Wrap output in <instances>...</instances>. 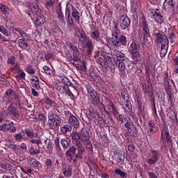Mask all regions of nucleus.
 I'll use <instances>...</instances> for the list:
<instances>
[{"label": "nucleus", "instance_id": "obj_1", "mask_svg": "<svg viewBox=\"0 0 178 178\" xmlns=\"http://www.w3.org/2000/svg\"><path fill=\"white\" fill-rule=\"evenodd\" d=\"M139 38L143 42H148L151 40V36H149V28H148V24H147V19L143 17L140 19V29H139Z\"/></svg>", "mask_w": 178, "mask_h": 178}, {"label": "nucleus", "instance_id": "obj_2", "mask_svg": "<svg viewBox=\"0 0 178 178\" xmlns=\"http://www.w3.org/2000/svg\"><path fill=\"white\" fill-rule=\"evenodd\" d=\"M170 77L169 76V74L168 72H165L163 74V85L165 94L167 95V100L168 104L172 105L173 104V99L175 98V92H173V89H172V86H170Z\"/></svg>", "mask_w": 178, "mask_h": 178}, {"label": "nucleus", "instance_id": "obj_3", "mask_svg": "<svg viewBox=\"0 0 178 178\" xmlns=\"http://www.w3.org/2000/svg\"><path fill=\"white\" fill-rule=\"evenodd\" d=\"M62 123V119L56 116L54 111H49L48 113V122L47 126L51 130H56L60 124Z\"/></svg>", "mask_w": 178, "mask_h": 178}, {"label": "nucleus", "instance_id": "obj_4", "mask_svg": "<svg viewBox=\"0 0 178 178\" xmlns=\"http://www.w3.org/2000/svg\"><path fill=\"white\" fill-rule=\"evenodd\" d=\"M88 91V95L91 99L92 105H98L99 104V97L97 90H94V88L90 86H86Z\"/></svg>", "mask_w": 178, "mask_h": 178}, {"label": "nucleus", "instance_id": "obj_5", "mask_svg": "<svg viewBox=\"0 0 178 178\" xmlns=\"http://www.w3.org/2000/svg\"><path fill=\"white\" fill-rule=\"evenodd\" d=\"M90 138H91V136L88 131L83 130L81 131V140L83 143V145H85L86 148H88V149L92 148V143L90 140Z\"/></svg>", "mask_w": 178, "mask_h": 178}, {"label": "nucleus", "instance_id": "obj_6", "mask_svg": "<svg viewBox=\"0 0 178 178\" xmlns=\"http://www.w3.org/2000/svg\"><path fill=\"white\" fill-rule=\"evenodd\" d=\"M124 127L127 129L129 134L131 137H137V134H138V131H137V128L136 127V124L133 123V121L129 120L124 124Z\"/></svg>", "mask_w": 178, "mask_h": 178}, {"label": "nucleus", "instance_id": "obj_7", "mask_svg": "<svg viewBox=\"0 0 178 178\" xmlns=\"http://www.w3.org/2000/svg\"><path fill=\"white\" fill-rule=\"evenodd\" d=\"M110 51L114 60H116V62H118L119 60H124V54L122 51L115 49H110Z\"/></svg>", "mask_w": 178, "mask_h": 178}, {"label": "nucleus", "instance_id": "obj_8", "mask_svg": "<svg viewBox=\"0 0 178 178\" xmlns=\"http://www.w3.org/2000/svg\"><path fill=\"white\" fill-rule=\"evenodd\" d=\"M159 152L158 150H152V154L147 159V162L148 165H155L159 159Z\"/></svg>", "mask_w": 178, "mask_h": 178}, {"label": "nucleus", "instance_id": "obj_9", "mask_svg": "<svg viewBox=\"0 0 178 178\" xmlns=\"http://www.w3.org/2000/svg\"><path fill=\"white\" fill-rule=\"evenodd\" d=\"M68 48L72 52V58L75 62H79L80 58H79V48L76 45L72 44V42H68L67 44Z\"/></svg>", "mask_w": 178, "mask_h": 178}, {"label": "nucleus", "instance_id": "obj_10", "mask_svg": "<svg viewBox=\"0 0 178 178\" xmlns=\"http://www.w3.org/2000/svg\"><path fill=\"white\" fill-rule=\"evenodd\" d=\"M152 19L155 20L158 24H162V23H165V19L163 18V16H162L161 11H159L158 9H155L153 11V16L152 17Z\"/></svg>", "mask_w": 178, "mask_h": 178}, {"label": "nucleus", "instance_id": "obj_11", "mask_svg": "<svg viewBox=\"0 0 178 178\" xmlns=\"http://www.w3.org/2000/svg\"><path fill=\"white\" fill-rule=\"evenodd\" d=\"M155 39L157 42V44H169V40H168V38L166 37V35L162 32H159L158 33H156L155 35Z\"/></svg>", "mask_w": 178, "mask_h": 178}, {"label": "nucleus", "instance_id": "obj_12", "mask_svg": "<svg viewBox=\"0 0 178 178\" xmlns=\"http://www.w3.org/2000/svg\"><path fill=\"white\" fill-rule=\"evenodd\" d=\"M106 46L109 49H113V47H115L116 48H119L120 47V42L119 38H113V40L111 39H106Z\"/></svg>", "mask_w": 178, "mask_h": 178}, {"label": "nucleus", "instance_id": "obj_13", "mask_svg": "<svg viewBox=\"0 0 178 178\" xmlns=\"http://www.w3.org/2000/svg\"><path fill=\"white\" fill-rule=\"evenodd\" d=\"M76 147L77 152L75 154V156L76 159L80 158L81 159H83V156H84V152H86V149H84V146H83V144L81 143H76L75 145Z\"/></svg>", "mask_w": 178, "mask_h": 178}, {"label": "nucleus", "instance_id": "obj_14", "mask_svg": "<svg viewBox=\"0 0 178 178\" xmlns=\"http://www.w3.org/2000/svg\"><path fill=\"white\" fill-rule=\"evenodd\" d=\"M148 124L149 127H150L149 131H147L148 136H152V134L159 131V127H158V126L155 124V122H154V120H149Z\"/></svg>", "mask_w": 178, "mask_h": 178}, {"label": "nucleus", "instance_id": "obj_15", "mask_svg": "<svg viewBox=\"0 0 178 178\" xmlns=\"http://www.w3.org/2000/svg\"><path fill=\"white\" fill-rule=\"evenodd\" d=\"M67 161H73L74 155L76 156V147L72 146L65 152Z\"/></svg>", "mask_w": 178, "mask_h": 178}, {"label": "nucleus", "instance_id": "obj_16", "mask_svg": "<svg viewBox=\"0 0 178 178\" xmlns=\"http://www.w3.org/2000/svg\"><path fill=\"white\" fill-rule=\"evenodd\" d=\"M130 26V19L127 15H124L121 17L120 27L122 30H126Z\"/></svg>", "mask_w": 178, "mask_h": 178}, {"label": "nucleus", "instance_id": "obj_17", "mask_svg": "<svg viewBox=\"0 0 178 178\" xmlns=\"http://www.w3.org/2000/svg\"><path fill=\"white\" fill-rule=\"evenodd\" d=\"M163 8L165 12L173 10V9H175V3H173V0H165L163 3Z\"/></svg>", "mask_w": 178, "mask_h": 178}, {"label": "nucleus", "instance_id": "obj_18", "mask_svg": "<svg viewBox=\"0 0 178 178\" xmlns=\"http://www.w3.org/2000/svg\"><path fill=\"white\" fill-rule=\"evenodd\" d=\"M30 79L32 87L36 88V90H40V79L38 76L32 75L30 76Z\"/></svg>", "mask_w": 178, "mask_h": 178}, {"label": "nucleus", "instance_id": "obj_19", "mask_svg": "<svg viewBox=\"0 0 178 178\" xmlns=\"http://www.w3.org/2000/svg\"><path fill=\"white\" fill-rule=\"evenodd\" d=\"M71 138L72 140V143H74L75 145L81 143L80 141V140H81V137H80V134L77 131H73L71 133Z\"/></svg>", "mask_w": 178, "mask_h": 178}, {"label": "nucleus", "instance_id": "obj_20", "mask_svg": "<svg viewBox=\"0 0 178 178\" xmlns=\"http://www.w3.org/2000/svg\"><path fill=\"white\" fill-rule=\"evenodd\" d=\"M68 123L74 126L75 129H79V127H80V122H79V120H77V118L73 115L69 118Z\"/></svg>", "mask_w": 178, "mask_h": 178}, {"label": "nucleus", "instance_id": "obj_21", "mask_svg": "<svg viewBox=\"0 0 178 178\" xmlns=\"http://www.w3.org/2000/svg\"><path fill=\"white\" fill-rule=\"evenodd\" d=\"M7 111L8 113H10V115H12L16 119H18V118H20V113H19V111H17V108L12 106H9L8 108H7Z\"/></svg>", "mask_w": 178, "mask_h": 178}, {"label": "nucleus", "instance_id": "obj_22", "mask_svg": "<svg viewBox=\"0 0 178 178\" xmlns=\"http://www.w3.org/2000/svg\"><path fill=\"white\" fill-rule=\"evenodd\" d=\"M169 49V43L163 44L161 47L160 56L161 58H164L166 54H168V49Z\"/></svg>", "mask_w": 178, "mask_h": 178}, {"label": "nucleus", "instance_id": "obj_23", "mask_svg": "<svg viewBox=\"0 0 178 178\" xmlns=\"http://www.w3.org/2000/svg\"><path fill=\"white\" fill-rule=\"evenodd\" d=\"M56 12L59 22H60V23H62L63 24H65V17L63 16V13L62 12V7H59L58 8H57L56 10Z\"/></svg>", "mask_w": 178, "mask_h": 178}, {"label": "nucleus", "instance_id": "obj_24", "mask_svg": "<svg viewBox=\"0 0 178 178\" xmlns=\"http://www.w3.org/2000/svg\"><path fill=\"white\" fill-rule=\"evenodd\" d=\"M77 31L80 34L81 42H86V41L87 42L88 41V40H90L86 35V32L84 31V30H83V29L78 28Z\"/></svg>", "mask_w": 178, "mask_h": 178}, {"label": "nucleus", "instance_id": "obj_25", "mask_svg": "<svg viewBox=\"0 0 178 178\" xmlns=\"http://www.w3.org/2000/svg\"><path fill=\"white\" fill-rule=\"evenodd\" d=\"M163 134L165 137V140H166L168 144H172V136H170V134L169 133V130L167 129L164 133L161 132V140H163Z\"/></svg>", "mask_w": 178, "mask_h": 178}, {"label": "nucleus", "instance_id": "obj_26", "mask_svg": "<svg viewBox=\"0 0 178 178\" xmlns=\"http://www.w3.org/2000/svg\"><path fill=\"white\" fill-rule=\"evenodd\" d=\"M45 23V19H44V16L38 15L37 19L35 21V27H40V26H42Z\"/></svg>", "mask_w": 178, "mask_h": 178}, {"label": "nucleus", "instance_id": "obj_27", "mask_svg": "<svg viewBox=\"0 0 178 178\" xmlns=\"http://www.w3.org/2000/svg\"><path fill=\"white\" fill-rule=\"evenodd\" d=\"M87 48H88V55H91L92 54V51H94V44H92V41L91 40L88 39L86 44Z\"/></svg>", "mask_w": 178, "mask_h": 178}, {"label": "nucleus", "instance_id": "obj_28", "mask_svg": "<svg viewBox=\"0 0 178 178\" xmlns=\"http://www.w3.org/2000/svg\"><path fill=\"white\" fill-rule=\"evenodd\" d=\"M136 102L138 109V115H143V101L141 100V96H138L136 97Z\"/></svg>", "mask_w": 178, "mask_h": 178}, {"label": "nucleus", "instance_id": "obj_29", "mask_svg": "<svg viewBox=\"0 0 178 178\" xmlns=\"http://www.w3.org/2000/svg\"><path fill=\"white\" fill-rule=\"evenodd\" d=\"M100 35H101V32H99V31L98 30H95L90 33V37L95 41H99Z\"/></svg>", "mask_w": 178, "mask_h": 178}, {"label": "nucleus", "instance_id": "obj_30", "mask_svg": "<svg viewBox=\"0 0 178 178\" xmlns=\"http://www.w3.org/2000/svg\"><path fill=\"white\" fill-rule=\"evenodd\" d=\"M70 143H72V141L67 138H62L60 140V143L63 149H67V147L70 145Z\"/></svg>", "mask_w": 178, "mask_h": 178}, {"label": "nucleus", "instance_id": "obj_31", "mask_svg": "<svg viewBox=\"0 0 178 178\" xmlns=\"http://www.w3.org/2000/svg\"><path fill=\"white\" fill-rule=\"evenodd\" d=\"M31 10H33V13L36 15V16H41V10L38 6V4H32Z\"/></svg>", "mask_w": 178, "mask_h": 178}, {"label": "nucleus", "instance_id": "obj_32", "mask_svg": "<svg viewBox=\"0 0 178 178\" xmlns=\"http://www.w3.org/2000/svg\"><path fill=\"white\" fill-rule=\"evenodd\" d=\"M58 81L60 83H63L64 86H70V84H72L70 80H69V79L65 76H59Z\"/></svg>", "mask_w": 178, "mask_h": 178}, {"label": "nucleus", "instance_id": "obj_33", "mask_svg": "<svg viewBox=\"0 0 178 178\" xmlns=\"http://www.w3.org/2000/svg\"><path fill=\"white\" fill-rule=\"evenodd\" d=\"M29 165L32 166V168H40V165H41V163H40V161H38L35 159L31 158L29 160Z\"/></svg>", "mask_w": 178, "mask_h": 178}, {"label": "nucleus", "instance_id": "obj_34", "mask_svg": "<svg viewBox=\"0 0 178 178\" xmlns=\"http://www.w3.org/2000/svg\"><path fill=\"white\" fill-rule=\"evenodd\" d=\"M141 47L140 44H137L136 42H132L129 46V52H134L136 51H140V48Z\"/></svg>", "mask_w": 178, "mask_h": 178}, {"label": "nucleus", "instance_id": "obj_35", "mask_svg": "<svg viewBox=\"0 0 178 178\" xmlns=\"http://www.w3.org/2000/svg\"><path fill=\"white\" fill-rule=\"evenodd\" d=\"M15 96V91L12 89H8L6 94H5V98L8 99V102H10V99H12V97Z\"/></svg>", "mask_w": 178, "mask_h": 178}, {"label": "nucleus", "instance_id": "obj_36", "mask_svg": "<svg viewBox=\"0 0 178 178\" xmlns=\"http://www.w3.org/2000/svg\"><path fill=\"white\" fill-rule=\"evenodd\" d=\"M14 31H17V33H19V34H20L23 38H26L27 40L30 38V36L27 35V33H26V32L21 28H15Z\"/></svg>", "mask_w": 178, "mask_h": 178}, {"label": "nucleus", "instance_id": "obj_37", "mask_svg": "<svg viewBox=\"0 0 178 178\" xmlns=\"http://www.w3.org/2000/svg\"><path fill=\"white\" fill-rule=\"evenodd\" d=\"M72 165L65 168L63 170V173L65 177H72Z\"/></svg>", "mask_w": 178, "mask_h": 178}, {"label": "nucleus", "instance_id": "obj_38", "mask_svg": "<svg viewBox=\"0 0 178 178\" xmlns=\"http://www.w3.org/2000/svg\"><path fill=\"white\" fill-rule=\"evenodd\" d=\"M19 74L15 75L17 80H26V72L24 70L19 69Z\"/></svg>", "mask_w": 178, "mask_h": 178}, {"label": "nucleus", "instance_id": "obj_39", "mask_svg": "<svg viewBox=\"0 0 178 178\" xmlns=\"http://www.w3.org/2000/svg\"><path fill=\"white\" fill-rule=\"evenodd\" d=\"M12 127V124L9 122H6L0 125V131H8Z\"/></svg>", "mask_w": 178, "mask_h": 178}, {"label": "nucleus", "instance_id": "obj_40", "mask_svg": "<svg viewBox=\"0 0 178 178\" xmlns=\"http://www.w3.org/2000/svg\"><path fill=\"white\" fill-rule=\"evenodd\" d=\"M64 94L67 97H70V98L72 99V101H74V99L76 98V97H74V95H73V93L72 92V90H70L69 86H67Z\"/></svg>", "mask_w": 178, "mask_h": 178}, {"label": "nucleus", "instance_id": "obj_41", "mask_svg": "<svg viewBox=\"0 0 178 178\" xmlns=\"http://www.w3.org/2000/svg\"><path fill=\"white\" fill-rule=\"evenodd\" d=\"M116 65L118 67V70H120V72H124L126 65L124 64V62H123V60L116 61Z\"/></svg>", "mask_w": 178, "mask_h": 178}, {"label": "nucleus", "instance_id": "obj_42", "mask_svg": "<svg viewBox=\"0 0 178 178\" xmlns=\"http://www.w3.org/2000/svg\"><path fill=\"white\" fill-rule=\"evenodd\" d=\"M72 16L75 19V22H77L79 24L80 23V13H79L77 10H74L72 13Z\"/></svg>", "mask_w": 178, "mask_h": 178}, {"label": "nucleus", "instance_id": "obj_43", "mask_svg": "<svg viewBox=\"0 0 178 178\" xmlns=\"http://www.w3.org/2000/svg\"><path fill=\"white\" fill-rule=\"evenodd\" d=\"M67 87V85H57L56 90H57V91H58V92L60 94H65V91H66V88Z\"/></svg>", "mask_w": 178, "mask_h": 178}, {"label": "nucleus", "instance_id": "obj_44", "mask_svg": "<svg viewBox=\"0 0 178 178\" xmlns=\"http://www.w3.org/2000/svg\"><path fill=\"white\" fill-rule=\"evenodd\" d=\"M60 131L64 134H65V133H67V131H72V126L69 124L64 125L60 127Z\"/></svg>", "mask_w": 178, "mask_h": 178}, {"label": "nucleus", "instance_id": "obj_45", "mask_svg": "<svg viewBox=\"0 0 178 178\" xmlns=\"http://www.w3.org/2000/svg\"><path fill=\"white\" fill-rule=\"evenodd\" d=\"M107 109L111 112V113H113V115H116L118 112L116 107L112 104H108Z\"/></svg>", "mask_w": 178, "mask_h": 178}, {"label": "nucleus", "instance_id": "obj_46", "mask_svg": "<svg viewBox=\"0 0 178 178\" xmlns=\"http://www.w3.org/2000/svg\"><path fill=\"white\" fill-rule=\"evenodd\" d=\"M42 69V72L46 74H49L50 76H52V74H54V71L49 66L44 65L43 66Z\"/></svg>", "mask_w": 178, "mask_h": 178}, {"label": "nucleus", "instance_id": "obj_47", "mask_svg": "<svg viewBox=\"0 0 178 178\" xmlns=\"http://www.w3.org/2000/svg\"><path fill=\"white\" fill-rule=\"evenodd\" d=\"M44 104L51 107L56 106V103H55L54 100L49 99V97L45 99Z\"/></svg>", "mask_w": 178, "mask_h": 178}, {"label": "nucleus", "instance_id": "obj_48", "mask_svg": "<svg viewBox=\"0 0 178 178\" xmlns=\"http://www.w3.org/2000/svg\"><path fill=\"white\" fill-rule=\"evenodd\" d=\"M19 42V46L20 47V48H22V49H26V48H27L28 44L26 42V40H24V38H22L19 39L18 40Z\"/></svg>", "mask_w": 178, "mask_h": 178}, {"label": "nucleus", "instance_id": "obj_49", "mask_svg": "<svg viewBox=\"0 0 178 178\" xmlns=\"http://www.w3.org/2000/svg\"><path fill=\"white\" fill-rule=\"evenodd\" d=\"M120 40V45H122L123 47H126L127 45V39L124 35H121L119 38Z\"/></svg>", "mask_w": 178, "mask_h": 178}, {"label": "nucleus", "instance_id": "obj_50", "mask_svg": "<svg viewBox=\"0 0 178 178\" xmlns=\"http://www.w3.org/2000/svg\"><path fill=\"white\" fill-rule=\"evenodd\" d=\"M29 151L31 155H36V154H40V149H35L34 146H31Z\"/></svg>", "mask_w": 178, "mask_h": 178}, {"label": "nucleus", "instance_id": "obj_51", "mask_svg": "<svg viewBox=\"0 0 178 178\" xmlns=\"http://www.w3.org/2000/svg\"><path fill=\"white\" fill-rule=\"evenodd\" d=\"M66 17L67 25L70 26V27L74 26V21H73V18L70 15H66Z\"/></svg>", "mask_w": 178, "mask_h": 178}, {"label": "nucleus", "instance_id": "obj_52", "mask_svg": "<svg viewBox=\"0 0 178 178\" xmlns=\"http://www.w3.org/2000/svg\"><path fill=\"white\" fill-rule=\"evenodd\" d=\"M73 8V6L70 3H67L66 8H65V15L66 16H70V12Z\"/></svg>", "mask_w": 178, "mask_h": 178}, {"label": "nucleus", "instance_id": "obj_53", "mask_svg": "<svg viewBox=\"0 0 178 178\" xmlns=\"http://www.w3.org/2000/svg\"><path fill=\"white\" fill-rule=\"evenodd\" d=\"M0 10L3 15H8L9 13V8L6 7L5 5H1Z\"/></svg>", "mask_w": 178, "mask_h": 178}, {"label": "nucleus", "instance_id": "obj_54", "mask_svg": "<svg viewBox=\"0 0 178 178\" xmlns=\"http://www.w3.org/2000/svg\"><path fill=\"white\" fill-rule=\"evenodd\" d=\"M130 54L131 55L132 59H138V58L140 56V50L136 51H131Z\"/></svg>", "mask_w": 178, "mask_h": 178}, {"label": "nucleus", "instance_id": "obj_55", "mask_svg": "<svg viewBox=\"0 0 178 178\" xmlns=\"http://www.w3.org/2000/svg\"><path fill=\"white\" fill-rule=\"evenodd\" d=\"M116 175H119L122 178L127 177V173L122 172L120 169H117L115 170Z\"/></svg>", "mask_w": 178, "mask_h": 178}, {"label": "nucleus", "instance_id": "obj_56", "mask_svg": "<svg viewBox=\"0 0 178 178\" xmlns=\"http://www.w3.org/2000/svg\"><path fill=\"white\" fill-rule=\"evenodd\" d=\"M56 3V0H46V7L47 8H52L54 5Z\"/></svg>", "mask_w": 178, "mask_h": 178}, {"label": "nucleus", "instance_id": "obj_57", "mask_svg": "<svg viewBox=\"0 0 178 178\" xmlns=\"http://www.w3.org/2000/svg\"><path fill=\"white\" fill-rule=\"evenodd\" d=\"M1 168L6 170H8V172L12 170V165H10V163H6L4 164H1Z\"/></svg>", "mask_w": 178, "mask_h": 178}, {"label": "nucleus", "instance_id": "obj_58", "mask_svg": "<svg viewBox=\"0 0 178 178\" xmlns=\"http://www.w3.org/2000/svg\"><path fill=\"white\" fill-rule=\"evenodd\" d=\"M169 123L170 126H175L176 124V116L172 115L169 118Z\"/></svg>", "mask_w": 178, "mask_h": 178}, {"label": "nucleus", "instance_id": "obj_59", "mask_svg": "<svg viewBox=\"0 0 178 178\" xmlns=\"http://www.w3.org/2000/svg\"><path fill=\"white\" fill-rule=\"evenodd\" d=\"M30 143H32V144H37V145H40V144H42V140H41L40 138H38L37 139H31Z\"/></svg>", "mask_w": 178, "mask_h": 178}, {"label": "nucleus", "instance_id": "obj_60", "mask_svg": "<svg viewBox=\"0 0 178 178\" xmlns=\"http://www.w3.org/2000/svg\"><path fill=\"white\" fill-rule=\"evenodd\" d=\"M25 133H26L28 138H34V132L33 131L25 129Z\"/></svg>", "mask_w": 178, "mask_h": 178}, {"label": "nucleus", "instance_id": "obj_61", "mask_svg": "<svg viewBox=\"0 0 178 178\" xmlns=\"http://www.w3.org/2000/svg\"><path fill=\"white\" fill-rule=\"evenodd\" d=\"M14 138L16 140V141L21 143L22 140H23V136L21 134H15Z\"/></svg>", "mask_w": 178, "mask_h": 178}, {"label": "nucleus", "instance_id": "obj_62", "mask_svg": "<svg viewBox=\"0 0 178 178\" xmlns=\"http://www.w3.org/2000/svg\"><path fill=\"white\" fill-rule=\"evenodd\" d=\"M88 168H90V170H97V167L95 166V164H94V162L90 161L88 163Z\"/></svg>", "mask_w": 178, "mask_h": 178}, {"label": "nucleus", "instance_id": "obj_63", "mask_svg": "<svg viewBox=\"0 0 178 178\" xmlns=\"http://www.w3.org/2000/svg\"><path fill=\"white\" fill-rule=\"evenodd\" d=\"M0 32L3 33V35H6V36L8 35V30L5 29V27L2 26L1 25H0Z\"/></svg>", "mask_w": 178, "mask_h": 178}, {"label": "nucleus", "instance_id": "obj_64", "mask_svg": "<svg viewBox=\"0 0 178 178\" xmlns=\"http://www.w3.org/2000/svg\"><path fill=\"white\" fill-rule=\"evenodd\" d=\"M38 119L40 122H43L44 123L45 120H47V116L44 115V113H40L38 115Z\"/></svg>", "mask_w": 178, "mask_h": 178}]
</instances>
